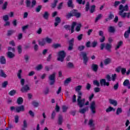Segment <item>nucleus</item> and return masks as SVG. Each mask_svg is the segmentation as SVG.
<instances>
[{
	"label": "nucleus",
	"instance_id": "f257e3e1",
	"mask_svg": "<svg viewBox=\"0 0 130 130\" xmlns=\"http://www.w3.org/2000/svg\"><path fill=\"white\" fill-rule=\"evenodd\" d=\"M119 10L120 11L119 12V15L121 16L122 18H125L126 16L127 18H129L130 12L123 13V12L128 11V6L127 5H126L124 7H123V5H120L119 7Z\"/></svg>",
	"mask_w": 130,
	"mask_h": 130
},
{
	"label": "nucleus",
	"instance_id": "f03ea898",
	"mask_svg": "<svg viewBox=\"0 0 130 130\" xmlns=\"http://www.w3.org/2000/svg\"><path fill=\"white\" fill-rule=\"evenodd\" d=\"M77 93L78 95L77 98L78 105L80 108H82V107H83V106L84 105V101H86V99H82V95H83L82 91H77Z\"/></svg>",
	"mask_w": 130,
	"mask_h": 130
},
{
	"label": "nucleus",
	"instance_id": "7ed1b4c3",
	"mask_svg": "<svg viewBox=\"0 0 130 130\" xmlns=\"http://www.w3.org/2000/svg\"><path fill=\"white\" fill-rule=\"evenodd\" d=\"M66 52L63 50L60 51L58 52V57L57 58L58 61H61L62 62L63 60L64 59V57H66Z\"/></svg>",
	"mask_w": 130,
	"mask_h": 130
},
{
	"label": "nucleus",
	"instance_id": "20e7f679",
	"mask_svg": "<svg viewBox=\"0 0 130 130\" xmlns=\"http://www.w3.org/2000/svg\"><path fill=\"white\" fill-rule=\"evenodd\" d=\"M101 50H103L105 48L106 50H107L109 52H111V48L112 46L110 44L107 43L105 45V44L102 43L100 46Z\"/></svg>",
	"mask_w": 130,
	"mask_h": 130
},
{
	"label": "nucleus",
	"instance_id": "39448f33",
	"mask_svg": "<svg viewBox=\"0 0 130 130\" xmlns=\"http://www.w3.org/2000/svg\"><path fill=\"white\" fill-rule=\"evenodd\" d=\"M55 75H56V74L55 73H53L52 74L50 75L48 77V79L50 81V85L51 86L54 85L55 83Z\"/></svg>",
	"mask_w": 130,
	"mask_h": 130
},
{
	"label": "nucleus",
	"instance_id": "423d86ee",
	"mask_svg": "<svg viewBox=\"0 0 130 130\" xmlns=\"http://www.w3.org/2000/svg\"><path fill=\"white\" fill-rule=\"evenodd\" d=\"M81 54L83 58V63L85 66H87V63L89 61V58L87 56V53L86 52H81Z\"/></svg>",
	"mask_w": 130,
	"mask_h": 130
},
{
	"label": "nucleus",
	"instance_id": "0eeeda50",
	"mask_svg": "<svg viewBox=\"0 0 130 130\" xmlns=\"http://www.w3.org/2000/svg\"><path fill=\"white\" fill-rule=\"evenodd\" d=\"M90 108L91 113L93 114H95V113H96V103H95V101H92L90 103Z\"/></svg>",
	"mask_w": 130,
	"mask_h": 130
},
{
	"label": "nucleus",
	"instance_id": "6e6552de",
	"mask_svg": "<svg viewBox=\"0 0 130 130\" xmlns=\"http://www.w3.org/2000/svg\"><path fill=\"white\" fill-rule=\"evenodd\" d=\"M74 43H75L74 38H72L69 41L68 50L70 51H72V50L74 49Z\"/></svg>",
	"mask_w": 130,
	"mask_h": 130
},
{
	"label": "nucleus",
	"instance_id": "1a4fd4ad",
	"mask_svg": "<svg viewBox=\"0 0 130 130\" xmlns=\"http://www.w3.org/2000/svg\"><path fill=\"white\" fill-rule=\"evenodd\" d=\"M72 13L73 17H75V18H77V19L81 18V16H82L81 13L79 12V11L77 9L72 10Z\"/></svg>",
	"mask_w": 130,
	"mask_h": 130
},
{
	"label": "nucleus",
	"instance_id": "9d476101",
	"mask_svg": "<svg viewBox=\"0 0 130 130\" xmlns=\"http://www.w3.org/2000/svg\"><path fill=\"white\" fill-rule=\"evenodd\" d=\"M30 90V87H29V85H28V84H26L24 86H23L20 91L21 92H22V93H24L25 92H27L28 91H29Z\"/></svg>",
	"mask_w": 130,
	"mask_h": 130
},
{
	"label": "nucleus",
	"instance_id": "9b49d317",
	"mask_svg": "<svg viewBox=\"0 0 130 130\" xmlns=\"http://www.w3.org/2000/svg\"><path fill=\"white\" fill-rule=\"evenodd\" d=\"M100 83L101 86H109V82H106V79H101Z\"/></svg>",
	"mask_w": 130,
	"mask_h": 130
},
{
	"label": "nucleus",
	"instance_id": "f8f14e48",
	"mask_svg": "<svg viewBox=\"0 0 130 130\" xmlns=\"http://www.w3.org/2000/svg\"><path fill=\"white\" fill-rule=\"evenodd\" d=\"M106 79L108 82H111V81H114V74H112V77L109 74H107L106 76Z\"/></svg>",
	"mask_w": 130,
	"mask_h": 130
},
{
	"label": "nucleus",
	"instance_id": "ddd939ff",
	"mask_svg": "<svg viewBox=\"0 0 130 130\" xmlns=\"http://www.w3.org/2000/svg\"><path fill=\"white\" fill-rule=\"evenodd\" d=\"M24 110H25V107L23 105L17 107L16 108V111L18 113H19V112H21V111H24Z\"/></svg>",
	"mask_w": 130,
	"mask_h": 130
},
{
	"label": "nucleus",
	"instance_id": "4468645a",
	"mask_svg": "<svg viewBox=\"0 0 130 130\" xmlns=\"http://www.w3.org/2000/svg\"><path fill=\"white\" fill-rule=\"evenodd\" d=\"M88 125H89L91 130L95 129V124H94V123H93V120L89 119Z\"/></svg>",
	"mask_w": 130,
	"mask_h": 130
},
{
	"label": "nucleus",
	"instance_id": "2eb2a0df",
	"mask_svg": "<svg viewBox=\"0 0 130 130\" xmlns=\"http://www.w3.org/2000/svg\"><path fill=\"white\" fill-rule=\"evenodd\" d=\"M0 63L1 64H6L7 63V59L5 56H1L0 57Z\"/></svg>",
	"mask_w": 130,
	"mask_h": 130
},
{
	"label": "nucleus",
	"instance_id": "dca6fc26",
	"mask_svg": "<svg viewBox=\"0 0 130 130\" xmlns=\"http://www.w3.org/2000/svg\"><path fill=\"white\" fill-rule=\"evenodd\" d=\"M7 57H8V58H14V57H15V56H16V55H15V54L11 51H8L7 53Z\"/></svg>",
	"mask_w": 130,
	"mask_h": 130
},
{
	"label": "nucleus",
	"instance_id": "f3484780",
	"mask_svg": "<svg viewBox=\"0 0 130 130\" xmlns=\"http://www.w3.org/2000/svg\"><path fill=\"white\" fill-rule=\"evenodd\" d=\"M61 21V20L60 19V17H56L55 19V27H57L58 25L59 24V23H60Z\"/></svg>",
	"mask_w": 130,
	"mask_h": 130
},
{
	"label": "nucleus",
	"instance_id": "a211bd4d",
	"mask_svg": "<svg viewBox=\"0 0 130 130\" xmlns=\"http://www.w3.org/2000/svg\"><path fill=\"white\" fill-rule=\"evenodd\" d=\"M63 121V118H62V116L61 115H59L58 117V124L59 125H61L62 124Z\"/></svg>",
	"mask_w": 130,
	"mask_h": 130
},
{
	"label": "nucleus",
	"instance_id": "6ab92c4d",
	"mask_svg": "<svg viewBox=\"0 0 130 130\" xmlns=\"http://www.w3.org/2000/svg\"><path fill=\"white\" fill-rule=\"evenodd\" d=\"M129 34H130V26H129L128 30L125 31L124 34V37L127 39L129 37Z\"/></svg>",
	"mask_w": 130,
	"mask_h": 130
},
{
	"label": "nucleus",
	"instance_id": "aec40b11",
	"mask_svg": "<svg viewBox=\"0 0 130 130\" xmlns=\"http://www.w3.org/2000/svg\"><path fill=\"white\" fill-rule=\"evenodd\" d=\"M77 26V22H73L71 25V33L72 34V33H74L75 32V27Z\"/></svg>",
	"mask_w": 130,
	"mask_h": 130
},
{
	"label": "nucleus",
	"instance_id": "412c9836",
	"mask_svg": "<svg viewBox=\"0 0 130 130\" xmlns=\"http://www.w3.org/2000/svg\"><path fill=\"white\" fill-rule=\"evenodd\" d=\"M91 69L93 72L96 73L98 71V65L96 64H92L91 66Z\"/></svg>",
	"mask_w": 130,
	"mask_h": 130
},
{
	"label": "nucleus",
	"instance_id": "4be33fe9",
	"mask_svg": "<svg viewBox=\"0 0 130 130\" xmlns=\"http://www.w3.org/2000/svg\"><path fill=\"white\" fill-rule=\"evenodd\" d=\"M87 111H88V107H86L79 110L80 113H81L82 114H84Z\"/></svg>",
	"mask_w": 130,
	"mask_h": 130
},
{
	"label": "nucleus",
	"instance_id": "5701e85b",
	"mask_svg": "<svg viewBox=\"0 0 130 130\" xmlns=\"http://www.w3.org/2000/svg\"><path fill=\"white\" fill-rule=\"evenodd\" d=\"M43 17L45 20H48V18L49 17V13L48 12L46 11L44 12V14L43 15Z\"/></svg>",
	"mask_w": 130,
	"mask_h": 130
},
{
	"label": "nucleus",
	"instance_id": "b1692460",
	"mask_svg": "<svg viewBox=\"0 0 130 130\" xmlns=\"http://www.w3.org/2000/svg\"><path fill=\"white\" fill-rule=\"evenodd\" d=\"M52 48H54V49H56L57 48H59L61 47V45L60 44L56 43V44H53L52 45Z\"/></svg>",
	"mask_w": 130,
	"mask_h": 130
},
{
	"label": "nucleus",
	"instance_id": "393cba45",
	"mask_svg": "<svg viewBox=\"0 0 130 130\" xmlns=\"http://www.w3.org/2000/svg\"><path fill=\"white\" fill-rule=\"evenodd\" d=\"M23 102H24V100L23 99V98L22 97H19L18 99H17V103L18 104V105H21V104H23Z\"/></svg>",
	"mask_w": 130,
	"mask_h": 130
},
{
	"label": "nucleus",
	"instance_id": "a878e982",
	"mask_svg": "<svg viewBox=\"0 0 130 130\" xmlns=\"http://www.w3.org/2000/svg\"><path fill=\"white\" fill-rule=\"evenodd\" d=\"M68 8H74V4H73V0H69L67 3Z\"/></svg>",
	"mask_w": 130,
	"mask_h": 130
},
{
	"label": "nucleus",
	"instance_id": "bb28decb",
	"mask_svg": "<svg viewBox=\"0 0 130 130\" xmlns=\"http://www.w3.org/2000/svg\"><path fill=\"white\" fill-rule=\"evenodd\" d=\"M0 77H2V78H7V75L5 73V72H4L3 70H0Z\"/></svg>",
	"mask_w": 130,
	"mask_h": 130
},
{
	"label": "nucleus",
	"instance_id": "cd10ccee",
	"mask_svg": "<svg viewBox=\"0 0 130 130\" xmlns=\"http://www.w3.org/2000/svg\"><path fill=\"white\" fill-rule=\"evenodd\" d=\"M46 44L45 39H42V41H39V45L44 46Z\"/></svg>",
	"mask_w": 130,
	"mask_h": 130
},
{
	"label": "nucleus",
	"instance_id": "c85d7f7f",
	"mask_svg": "<svg viewBox=\"0 0 130 130\" xmlns=\"http://www.w3.org/2000/svg\"><path fill=\"white\" fill-rule=\"evenodd\" d=\"M95 9H96V6H91L90 7V9L89 10V13H90V14H93V13L95 12Z\"/></svg>",
	"mask_w": 130,
	"mask_h": 130
},
{
	"label": "nucleus",
	"instance_id": "c756f323",
	"mask_svg": "<svg viewBox=\"0 0 130 130\" xmlns=\"http://www.w3.org/2000/svg\"><path fill=\"white\" fill-rule=\"evenodd\" d=\"M110 62H111V60L109 58L105 59V60L104 61V63L106 66H107V64H109Z\"/></svg>",
	"mask_w": 130,
	"mask_h": 130
},
{
	"label": "nucleus",
	"instance_id": "7c9ffc66",
	"mask_svg": "<svg viewBox=\"0 0 130 130\" xmlns=\"http://www.w3.org/2000/svg\"><path fill=\"white\" fill-rule=\"evenodd\" d=\"M22 70H19L17 72V78L19 80H21V79H22Z\"/></svg>",
	"mask_w": 130,
	"mask_h": 130
},
{
	"label": "nucleus",
	"instance_id": "2f4dec72",
	"mask_svg": "<svg viewBox=\"0 0 130 130\" xmlns=\"http://www.w3.org/2000/svg\"><path fill=\"white\" fill-rule=\"evenodd\" d=\"M81 27L82 24L81 23L78 24V25L75 28V31H76V32H80V31H81Z\"/></svg>",
	"mask_w": 130,
	"mask_h": 130
},
{
	"label": "nucleus",
	"instance_id": "473e14b6",
	"mask_svg": "<svg viewBox=\"0 0 130 130\" xmlns=\"http://www.w3.org/2000/svg\"><path fill=\"white\" fill-rule=\"evenodd\" d=\"M71 17H74L73 14V10L70 11V13H69L66 15V19H71Z\"/></svg>",
	"mask_w": 130,
	"mask_h": 130
},
{
	"label": "nucleus",
	"instance_id": "72a5a7b5",
	"mask_svg": "<svg viewBox=\"0 0 130 130\" xmlns=\"http://www.w3.org/2000/svg\"><path fill=\"white\" fill-rule=\"evenodd\" d=\"M111 111H114V108L112 107H109L106 110V112L107 113H108L109 112H111Z\"/></svg>",
	"mask_w": 130,
	"mask_h": 130
},
{
	"label": "nucleus",
	"instance_id": "f704fd0d",
	"mask_svg": "<svg viewBox=\"0 0 130 130\" xmlns=\"http://www.w3.org/2000/svg\"><path fill=\"white\" fill-rule=\"evenodd\" d=\"M25 5H26V8H31V1L26 0Z\"/></svg>",
	"mask_w": 130,
	"mask_h": 130
},
{
	"label": "nucleus",
	"instance_id": "c9c22d12",
	"mask_svg": "<svg viewBox=\"0 0 130 130\" xmlns=\"http://www.w3.org/2000/svg\"><path fill=\"white\" fill-rule=\"evenodd\" d=\"M7 8H8V2H5L3 4L2 9L3 11H5L7 10Z\"/></svg>",
	"mask_w": 130,
	"mask_h": 130
},
{
	"label": "nucleus",
	"instance_id": "e433bc0d",
	"mask_svg": "<svg viewBox=\"0 0 130 130\" xmlns=\"http://www.w3.org/2000/svg\"><path fill=\"white\" fill-rule=\"evenodd\" d=\"M76 2L79 5H83V6H85V4H86V1L85 0H76Z\"/></svg>",
	"mask_w": 130,
	"mask_h": 130
},
{
	"label": "nucleus",
	"instance_id": "4c0bfd02",
	"mask_svg": "<svg viewBox=\"0 0 130 130\" xmlns=\"http://www.w3.org/2000/svg\"><path fill=\"white\" fill-rule=\"evenodd\" d=\"M45 41L47 42V43H48L49 44H50L52 42V40L48 37H46L45 39Z\"/></svg>",
	"mask_w": 130,
	"mask_h": 130
},
{
	"label": "nucleus",
	"instance_id": "58836bf2",
	"mask_svg": "<svg viewBox=\"0 0 130 130\" xmlns=\"http://www.w3.org/2000/svg\"><path fill=\"white\" fill-rule=\"evenodd\" d=\"M32 105H33V106L35 107V108H37L38 107V106H39V103L37 102L36 101H34L32 102Z\"/></svg>",
	"mask_w": 130,
	"mask_h": 130
},
{
	"label": "nucleus",
	"instance_id": "ea45409f",
	"mask_svg": "<svg viewBox=\"0 0 130 130\" xmlns=\"http://www.w3.org/2000/svg\"><path fill=\"white\" fill-rule=\"evenodd\" d=\"M123 43L122 42V41H120V42H118L117 46L115 48V50H117V49H118L119 48V47H120V46H121V45H122Z\"/></svg>",
	"mask_w": 130,
	"mask_h": 130
},
{
	"label": "nucleus",
	"instance_id": "a19ab883",
	"mask_svg": "<svg viewBox=\"0 0 130 130\" xmlns=\"http://www.w3.org/2000/svg\"><path fill=\"white\" fill-rule=\"evenodd\" d=\"M71 82H72V78H71V77H69L66 79V80L64 81V84L66 85V84H70Z\"/></svg>",
	"mask_w": 130,
	"mask_h": 130
},
{
	"label": "nucleus",
	"instance_id": "79ce46f5",
	"mask_svg": "<svg viewBox=\"0 0 130 130\" xmlns=\"http://www.w3.org/2000/svg\"><path fill=\"white\" fill-rule=\"evenodd\" d=\"M89 10H90V3L89 2H87L85 5V12H88Z\"/></svg>",
	"mask_w": 130,
	"mask_h": 130
},
{
	"label": "nucleus",
	"instance_id": "37998d69",
	"mask_svg": "<svg viewBox=\"0 0 130 130\" xmlns=\"http://www.w3.org/2000/svg\"><path fill=\"white\" fill-rule=\"evenodd\" d=\"M16 90L13 89L9 92V95H10V96H14L16 94Z\"/></svg>",
	"mask_w": 130,
	"mask_h": 130
},
{
	"label": "nucleus",
	"instance_id": "c03bdc74",
	"mask_svg": "<svg viewBox=\"0 0 130 130\" xmlns=\"http://www.w3.org/2000/svg\"><path fill=\"white\" fill-rule=\"evenodd\" d=\"M121 112H122V109L121 108H118L116 112V114L117 115H119Z\"/></svg>",
	"mask_w": 130,
	"mask_h": 130
},
{
	"label": "nucleus",
	"instance_id": "a18cd8bd",
	"mask_svg": "<svg viewBox=\"0 0 130 130\" xmlns=\"http://www.w3.org/2000/svg\"><path fill=\"white\" fill-rule=\"evenodd\" d=\"M42 9V6L39 5L37 6V7L36 9V12H37V13H39V12H40V11H41Z\"/></svg>",
	"mask_w": 130,
	"mask_h": 130
},
{
	"label": "nucleus",
	"instance_id": "49530a36",
	"mask_svg": "<svg viewBox=\"0 0 130 130\" xmlns=\"http://www.w3.org/2000/svg\"><path fill=\"white\" fill-rule=\"evenodd\" d=\"M8 84L9 82L7 81H5L2 83V88H7V86H8Z\"/></svg>",
	"mask_w": 130,
	"mask_h": 130
},
{
	"label": "nucleus",
	"instance_id": "de8ad7c7",
	"mask_svg": "<svg viewBox=\"0 0 130 130\" xmlns=\"http://www.w3.org/2000/svg\"><path fill=\"white\" fill-rule=\"evenodd\" d=\"M102 14H99L97 17L95 18V22L96 23V22H98L99 20H100L101 18H102Z\"/></svg>",
	"mask_w": 130,
	"mask_h": 130
},
{
	"label": "nucleus",
	"instance_id": "09e8293b",
	"mask_svg": "<svg viewBox=\"0 0 130 130\" xmlns=\"http://www.w3.org/2000/svg\"><path fill=\"white\" fill-rule=\"evenodd\" d=\"M82 85H78L75 88V91L76 92H79L81 91V90L82 89Z\"/></svg>",
	"mask_w": 130,
	"mask_h": 130
},
{
	"label": "nucleus",
	"instance_id": "8fccbe9b",
	"mask_svg": "<svg viewBox=\"0 0 130 130\" xmlns=\"http://www.w3.org/2000/svg\"><path fill=\"white\" fill-rule=\"evenodd\" d=\"M84 49H85V46L84 45H81L78 46V50H79V51H83Z\"/></svg>",
	"mask_w": 130,
	"mask_h": 130
},
{
	"label": "nucleus",
	"instance_id": "3c124183",
	"mask_svg": "<svg viewBox=\"0 0 130 130\" xmlns=\"http://www.w3.org/2000/svg\"><path fill=\"white\" fill-rule=\"evenodd\" d=\"M93 84L97 87H99L100 86V83L98 81V80H94L93 81Z\"/></svg>",
	"mask_w": 130,
	"mask_h": 130
},
{
	"label": "nucleus",
	"instance_id": "603ef678",
	"mask_svg": "<svg viewBox=\"0 0 130 130\" xmlns=\"http://www.w3.org/2000/svg\"><path fill=\"white\" fill-rule=\"evenodd\" d=\"M123 86H128V85H129V80L126 79L123 83Z\"/></svg>",
	"mask_w": 130,
	"mask_h": 130
},
{
	"label": "nucleus",
	"instance_id": "864d4df0",
	"mask_svg": "<svg viewBox=\"0 0 130 130\" xmlns=\"http://www.w3.org/2000/svg\"><path fill=\"white\" fill-rule=\"evenodd\" d=\"M108 31L110 33H113L114 32V27L113 26H110L108 29Z\"/></svg>",
	"mask_w": 130,
	"mask_h": 130
},
{
	"label": "nucleus",
	"instance_id": "5fc2aeb1",
	"mask_svg": "<svg viewBox=\"0 0 130 130\" xmlns=\"http://www.w3.org/2000/svg\"><path fill=\"white\" fill-rule=\"evenodd\" d=\"M55 115H56V113H55V111H53L52 112V114L51 115V119H54V118H55Z\"/></svg>",
	"mask_w": 130,
	"mask_h": 130
},
{
	"label": "nucleus",
	"instance_id": "6e6d98bb",
	"mask_svg": "<svg viewBox=\"0 0 130 130\" xmlns=\"http://www.w3.org/2000/svg\"><path fill=\"white\" fill-rule=\"evenodd\" d=\"M67 67L69 68V69H72L73 68H74V64L71 62H69L67 63Z\"/></svg>",
	"mask_w": 130,
	"mask_h": 130
},
{
	"label": "nucleus",
	"instance_id": "4d7b16f0",
	"mask_svg": "<svg viewBox=\"0 0 130 130\" xmlns=\"http://www.w3.org/2000/svg\"><path fill=\"white\" fill-rule=\"evenodd\" d=\"M3 19L4 21H5V22L9 21V15H5L3 16Z\"/></svg>",
	"mask_w": 130,
	"mask_h": 130
},
{
	"label": "nucleus",
	"instance_id": "13d9d810",
	"mask_svg": "<svg viewBox=\"0 0 130 130\" xmlns=\"http://www.w3.org/2000/svg\"><path fill=\"white\" fill-rule=\"evenodd\" d=\"M43 67L42 66V64H40L37 66V67H36V70L37 71H41V70H42Z\"/></svg>",
	"mask_w": 130,
	"mask_h": 130
},
{
	"label": "nucleus",
	"instance_id": "bf43d9fd",
	"mask_svg": "<svg viewBox=\"0 0 130 130\" xmlns=\"http://www.w3.org/2000/svg\"><path fill=\"white\" fill-rule=\"evenodd\" d=\"M13 33H15L14 30H8L7 36H11Z\"/></svg>",
	"mask_w": 130,
	"mask_h": 130
},
{
	"label": "nucleus",
	"instance_id": "052dcab7",
	"mask_svg": "<svg viewBox=\"0 0 130 130\" xmlns=\"http://www.w3.org/2000/svg\"><path fill=\"white\" fill-rule=\"evenodd\" d=\"M101 89L100 88L96 87H94L93 88V91H94V92H95V93H98V92H100Z\"/></svg>",
	"mask_w": 130,
	"mask_h": 130
},
{
	"label": "nucleus",
	"instance_id": "680f3d73",
	"mask_svg": "<svg viewBox=\"0 0 130 130\" xmlns=\"http://www.w3.org/2000/svg\"><path fill=\"white\" fill-rule=\"evenodd\" d=\"M17 49L19 54H21V53H22V46L21 45L18 46Z\"/></svg>",
	"mask_w": 130,
	"mask_h": 130
},
{
	"label": "nucleus",
	"instance_id": "e2e57ef3",
	"mask_svg": "<svg viewBox=\"0 0 130 130\" xmlns=\"http://www.w3.org/2000/svg\"><path fill=\"white\" fill-rule=\"evenodd\" d=\"M97 44H98V43L96 41H93L92 43L91 47H93V48H95V47H96V46H97Z\"/></svg>",
	"mask_w": 130,
	"mask_h": 130
},
{
	"label": "nucleus",
	"instance_id": "0e129e2a",
	"mask_svg": "<svg viewBox=\"0 0 130 130\" xmlns=\"http://www.w3.org/2000/svg\"><path fill=\"white\" fill-rule=\"evenodd\" d=\"M86 89L87 91H90L91 89V84L90 83H87L86 86Z\"/></svg>",
	"mask_w": 130,
	"mask_h": 130
},
{
	"label": "nucleus",
	"instance_id": "69168bd1",
	"mask_svg": "<svg viewBox=\"0 0 130 130\" xmlns=\"http://www.w3.org/2000/svg\"><path fill=\"white\" fill-rule=\"evenodd\" d=\"M83 35L82 34L78 35V36L77 37L78 40L79 41H81V40H82V39H83Z\"/></svg>",
	"mask_w": 130,
	"mask_h": 130
},
{
	"label": "nucleus",
	"instance_id": "338daca9",
	"mask_svg": "<svg viewBox=\"0 0 130 130\" xmlns=\"http://www.w3.org/2000/svg\"><path fill=\"white\" fill-rule=\"evenodd\" d=\"M36 6V0H32L31 2V8H34Z\"/></svg>",
	"mask_w": 130,
	"mask_h": 130
},
{
	"label": "nucleus",
	"instance_id": "774afa93",
	"mask_svg": "<svg viewBox=\"0 0 130 130\" xmlns=\"http://www.w3.org/2000/svg\"><path fill=\"white\" fill-rule=\"evenodd\" d=\"M121 66L118 67L117 68L115 69V71L117 72V73H120V71H121Z\"/></svg>",
	"mask_w": 130,
	"mask_h": 130
}]
</instances>
